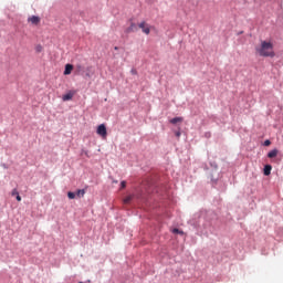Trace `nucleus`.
Segmentation results:
<instances>
[{
	"mask_svg": "<svg viewBox=\"0 0 283 283\" xmlns=\"http://www.w3.org/2000/svg\"><path fill=\"white\" fill-rule=\"evenodd\" d=\"M139 28L143 30L144 34H149L151 32V29H149V25H147L146 22H140Z\"/></svg>",
	"mask_w": 283,
	"mask_h": 283,
	"instance_id": "4",
	"label": "nucleus"
},
{
	"mask_svg": "<svg viewBox=\"0 0 283 283\" xmlns=\"http://www.w3.org/2000/svg\"><path fill=\"white\" fill-rule=\"evenodd\" d=\"M97 134L98 136H102V138H107V127L105 126V124H101L97 127Z\"/></svg>",
	"mask_w": 283,
	"mask_h": 283,
	"instance_id": "2",
	"label": "nucleus"
},
{
	"mask_svg": "<svg viewBox=\"0 0 283 283\" xmlns=\"http://www.w3.org/2000/svg\"><path fill=\"white\" fill-rule=\"evenodd\" d=\"M132 200H134V196L129 195L126 198H124L123 202L125 205H129V202H132Z\"/></svg>",
	"mask_w": 283,
	"mask_h": 283,
	"instance_id": "11",
	"label": "nucleus"
},
{
	"mask_svg": "<svg viewBox=\"0 0 283 283\" xmlns=\"http://www.w3.org/2000/svg\"><path fill=\"white\" fill-rule=\"evenodd\" d=\"M75 196H76L77 198H83V197L85 196V189H78V190H76Z\"/></svg>",
	"mask_w": 283,
	"mask_h": 283,
	"instance_id": "9",
	"label": "nucleus"
},
{
	"mask_svg": "<svg viewBox=\"0 0 283 283\" xmlns=\"http://www.w3.org/2000/svg\"><path fill=\"white\" fill-rule=\"evenodd\" d=\"M256 52L260 56H270L273 59L275 56V52L273 51V43L262 41L260 46H256Z\"/></svg>",
	"mask_w": 283,
	"mask_h": 283,
	"instance_id": "1",
	"label": "nucleus"
},
{
	"mask_svg": "<svg viewBox=\"0 0 283 283\" xmlns=\"http://www.w3.org/2000/svg\"><path fill=\"white\" fill-rule=\"evenodd\" d=\"M15 199L18 200V202H21V196L20 195L15 196Z\"/></svg>",
	"mask_w": 283,
	"mask_h": 283,
	"instance_id": "18",
	"label": "nucleus"
},
{
	"mask_svg": "<svg viewBox=\"0 0 283 283\" xmlns=\"http://www.w3.org/2000/svg\"><path fill=\"white\" fill-rule=\"evenodd\" d=\"M125 187H127V182L126 181H122L120 182V189H125Z\"/></svg>",
	"mask_w": 283,
	"mask_h": 283,
	"instance_id": "15",
	"label": "nucleus"
},
{
	"mask_svg": "<svg viewBox=\"0 0 283 283\" xmlns=\"http://www.w3.org/2000/svg\"><path fill=\"white\" fill-rule=\"evenodd\" d=\"M184 118L182 117H175L170 119L171 125H176L178 123H182Z\"/></svg>",
	"mask_w": 283,
	"mask_h": 283,
	"instance_id": "8",
	"label": "nucleus"
},
{
	"mask_svg": "<svg viewBox=\"0 0 283 283\" xmlns=\"http://www.w3.org/2000/svg\"><path fill=\"white\" fill-rule=\"evenodd\" d=\"M30 23H32L33 25H39V23H41V18L33 15L31 18H29Z\"/></svg>",
	"mask_w": 283,
	"mask_h": 283,
	"instance_id": "5",
	"label": "nucleus"
},
{
	"mask_svg": "<svg viewBox=\"0 0 283 283\" xmlns=\"http://www.w3.org/2000/svg\"><path fill=\"white\" fill-rule=\"evenodd\" d=\"M277 156V149H273L268 154V158H275Z\"/></svg>",
	"mask_w": 283,
	"mask_h": 283,
	"instance_id": "10",
	"label": "nucleus"
},
{
	"mask_svg": "<svg viewBox=\"0 0 283 283\" xmlns=\"http://www.w3.org/2000/svg\"><path fill=\"white\" fill-rule=\"evenodd\" d=\"M74 94H76V92L69 91L66 94L62 96V101L64 102L72 101V98H74Z\"/></svg>",
	"mask_w": 283,
	"mask_h": 283,
	"instance_id": "3",
	"label": "nucleus"
},
{
	"mask_svg": "<svg viewBox=\"0 0 283 283\" xmlns=\"http://www.w3.org/2000/svg\"><path fill=\"white\" fill-rule=\"evenodd\" d=\"M72 70H74V66L72 64H66L64 70V75L67 76L72 74Z\"/></svg>",
	"mask_w": 283,
	"mask_h": 283,
	"instance_id": "6",
	"label": "nucleus"
},
{
	"mask_svg": "<svg viewBox=\"0 0 283 283\" xmlns=\"http://www.w3.org/2000/svg\"><path fill=\"white\" fill-rule=\"evenodd\" d=\"M271 169H273V167H271V165H266L263 170L264 176H271Z\"/></svg>",
	"mask_w": 283,
	"mask_h": 283,
	"instance_id": "7",
	"label": "nucleus"
},
{
	"mask_svg": "<svg viewBox=\"0 0 283 283\" xmlns=\"http://www.w3.org/2000/svg\"><path fill=\"white\" fill-rule=\"evenodd\" d=\"M176 136H180V133H177Z\"/></svg>",
	"mask_w": 283,
	"mask_h": 283,
	"instance_id": "19",
	"label": "nucleus"
},
{
	"mask_svg": "<svg viewBox=\"0 0 283 283\" xmlns=\"http://www.w3.org/2000/svg\"><path fill=\"white\" fill-rule=\"evenodd\" d=\"M67 198H69L70 200H74V198H76V193H75V192H72V191H69V192H67Z\"/></svg>",
	"mask_w": 283,
	"mask_h": 283,
	"instance_id": "12",
	"label": "nucleus"
},
{
	"mask_svg": "<svg viewBox=\"0 0 283 283\" xmlns=\"http://www.w3.org/2000/svg\"><path fill=\"white\" fill-rule=\"evenodd\" d=\"M18 195H19V190L13 189V190L11 191V196H18Z\"/></svg>",
	"mask_w": 283,
	"mask_h": 283,
	"instance_id": "16",
	"label": "nucleus"
},
{
	"mask_svg": "<svg viewBox=\"0 0 283 283\" xmlns=\"http://www.w3.org/2000/svg\"><path fill=\"white\" fill-rule=\"evenodd\" d=\"M172 233H180L181 235H182V231H180L178 228H175L174 230H172Z\"/></svg>",
	"mask_w": 283,
	"mask_h": 283,
	"instance_id": "14",
	"label": "nucleus"
},
{
	"mask_svg": "<svg viewBox=\"0 0 283 283\" xmlns=\"http://www.w3.org/2000/svg\"><path fill=\"white\" fill-rule=\"evenodd\" d=\"M264 145H265V147H269V145H271V140H269V139L265 140V142H264Z\"/></svg>",
	"mask_w": 283,
	"mask_h": 283,
	"instance_id": "17",
	"label": "nucleus"
},
{
	"mask_svg": "<svg viewBox=\"0 0 283 283\" xmlns=\"http://www.w3.org/2000/svg\"><path fill=\"white\" fill-rule=\"evenodd\" d=\"M136 30V23L132 22L130 27L127 29V32H134Z\"/></svg>",
	"mask_w": 283,
	"mask_h": 283,
	"instance_id": "13",
	"label": "nucleus"
}]
</instances>
